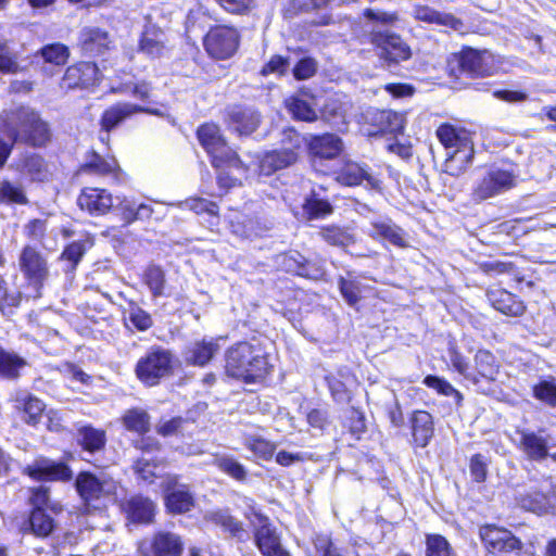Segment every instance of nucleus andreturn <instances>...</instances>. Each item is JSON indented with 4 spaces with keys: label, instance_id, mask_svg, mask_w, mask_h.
I'll return each mask as SVG.
<instances>
[{
    "label": "nucleus",
    "instance_id": "17",
    "mask_svg": "<svg viewBox=\"0 0 556 556\" xmlns=\"http://www.w3.org/2000/svg\"><path fill=\"white\" fill-rule=\"evenodd\" d=\"M24 472L36 480L66 481L72 477V471L66 465L49 459H37L33 465L25 467Z\"/></svg>",
    "mask_w": 556,
    "mask_h": 556
},
{
    "label": "nucleus",
    "instance_id": "62",
    "mask_svg": "<svg viewBox=\"0 0 556 556\" xmlns=\"http://www.w3.org/2000/svg\"><path fill=\"white\" fill-rule=\"evenodd\" d=\"M139 203L135 199L124 197L117 204L122 219L126 225L135 223L136 205Z\"/></svg>",
    "mask_w": 556,
    "mask_h": 556
},
{
    "label": "nucleus",
    "instance_id": "63",
    "mask_svg": "<svg viewBox=\"0 0 556 556\" xmlns=\"http://www.w3.org/2000/svg\"><path fill=\"white\" fill-rule=\"evenodd\" d=\"M185 205L197 214L207 212L215 215L217 213V205L204 199H190L185 202Z\"/></svg>",
    "mask_w": 556,
    "mask_h": 556
},
{
    "label": "nucleus",
    "instance_id": "6",
    "mask_svg": "<svg viewBox=\"0 0 556 556\" xmlns=\"http://www.w3.org/2000/svg\"><path fill=\"white\" fill-rule=\"evenodd\" d=\"M77 492L87 506L99 508L103 501L111 498L117 490V483L101 473L80 472L75 481Z\"/></svg>",
    "mask_w": 556,
    "mask_h": 556
},
{
    "label": "nucleus",
    "instance_id": "45",
    "mask_svg": "<svg viewBox=\"0 0 556 556\" xmlns=\"http://www.w3.org/2000/svg\"><path fill=\"white\" fill-rule=\"evenodd\" d=\"M40 55L47 63H51L54 65H64L70 58L68 48L60 42L47 45L42 47L39 51Z\"/></svg>",
    "mask_w": 556,
    "mask_h": 556
},
{
    "label": "nucleus",
    "instance_id": "40",
    "mask_svg": "<svg viewBox=\"0 0 556 556\" xmlns=\"http://www.w3.org/2000/svg\"><path fill=\"white\" fill-rule=\"evenodd\" d=\"M30 503L33 509L50 510L55 515L62 511V505L59 502L51 501L49 489L43 485L31 491Z\"/></svg>",
    "mask_w": 556,
    "mask_h": 556
},
{
    "label": "nucleus",
    "instance_id": "32",
    "mask_svg": "<svg viewBox=\"0 0 556 556\" xmlns=\"http://www.w3.org/2000/svg\"><path fill=\"white\" fill-rule=\"evenodd\" d=\"M142 111L141 108L131 103H119L108 109L102 115V127L109 131L117 126L126 117L136 112Z\"/></svg>",
    "mask_w": 556,
    "mask_h": 556
},
{
    "label": "nucleus",
    "instance_id": "16",
    "mask_svg": "<svg viewBox=\"0 0 556 556\" xmlns=\"http://www.w3.org/2000/svg\"><path fill=\"white\" fill-rule=\"evenodd\" d=\"M182 549L180 538L173 533L161 531L143 545L146 556H178Z\"/></svg>",
    "mask_w": 556,
    "mask_h": 556
},
{
    "label": "nucleus",
    "instance_id": "23",
    "mask_svg": "<svg viewBox=\"0 0 556 556\" xmlns=\"http://www.w3.org/2000/svg\"><path fill=\"white\" fill-rule=\"evenodd\" d=\"M228 118L237 132L250 135L258 127L261 115L251 108L233 106L228 111Z\"/></svg>",
    "mask_w": 556,
    "mask_h": 556
},
{
    "label": "nucleus",
    "instance_id": "12",
    "mask_svg": "<svg viewBox=\"0 0 556 556\" xmlns=\"http://www.w3.org/2000/svg\"><path fill=\"white\" fill-rule=\"evenodd\" d=\"M18 265L24 276L34 285H41L49 275L47 260L34 247L26 245L23 248Z\"/></svg>",
    "mask_w": 556,
    "mask_h": 556
},
{
    "label": "nucleus",
    "instance_id": "57",
    "mask_svg": "<svg viewBox=\"0 0 556 556\" xmlns=\"http://www.w3.org/2000/svg\"><path fill=\"white\" fill-rule=\"evenodd\" d=\"M116 168L117 163L115 159L104 160L96 154L92 161L86 165L85 170L97 175H108L113 173Z\"/></svg>",
    "mask_w": 556,
    "mask_h": 556
},
{
    "label": "nucleus",
    "instance_id": "39",
    "mask_svg": "<svg viewBox=\"0 0 556 556\" xmlns=\"http://www.w3.org/2000/svg\"><path fill=\"white\" fill-rule=\"evenodd\" d=\"M123 424L129 431L144 433L150 428V416L143 409L132 408L123 416Z\"/></svg>",
    "mask_w": 556,
    "mask_h": 556
},
{
    "label": "nucleus",
    "instance_id": "24",
    "mask_svg": "<svg viewBox=\"0 0 556 556\" xmlns=\"http://www.w3.org/2000/svg\"><path fill=\"white\" fill-rule=\"evenodd\" d=\"M521 542L510 531L489 525V553L495 552H519Z\"/></svg>",
    "mask_w": 556,
    "mask_h": 556
},
{
    "label": "nucleus",
    "instance_id": "26",
    "mask_svg": "<svg viewBox=\"0 0 556 556\" xmlns=\"http://www.w3.org/2000/svg\"><path fill=\"white\" fill-rule=\"evenodd\" d=\"M342 148V140L331 134L315 137L309 143L312 154L319 159H334L341 153Z\"/></svg>",
    "mask_w": 556,
    "mask_h": 556
},
{
    "label": "nucleus",
    "instance_id": "37",
    "mask_svg": "<svg viewBox=\"0 0 556 556\" xmlns=\"http://www.w3.org/2000/svg\"><path fill=\"white\" fill-rule=\"evenodd\" d=\"M462 73L471 77L479 76L483 72V62L481 54L473 49L464 50L458 59Z\"/></svg>",
    "mask_w": 556,
    "mask_h": 556
},
{
    "label": "nucleus",
    "instance_id": "29",
    "mask_svg": "<svg viewBox=\"0 0 556 556\" xmlns=\"http://www.w3.org/2000/svg\"><path fill=\"white\" fill-rule=\"evenodd\" d=\"M413 438L415 443L425 447L433 435L432 416L425 410H417L412 417Z\"/></svg>",
    "mask_w": 556,
    "mask_h": 556
},
{
    "label": "nucleus",
    "instance_id": "59",
    "mask_svg": "<svg viewBox=\"0 0 556 556\" xmlns=\"http://www.w3.org/2000/svg\"><path fill=\"white\" fill-rule=\"evenodd\" d=\"M424 383L429 388L435 389L442 395H455L456 397L460 399L459 392L455 390L451 383L437 376H427L424 379Z\"/></svg>",
    "mask_w": 556,
    "mask_h": 556
},
{
    "label": "nucleus",
    "instance_id": "5",
    "mask_svg": "<svg viewBox=\"0 0 556 556\" xmlns=\"http://www.w3.org/2000/svg\"><path fill=\"white\" fill-rule=\"evenodd\" d=\"M197 134L201 146L212 156V164L215 167L223 165L239 167L241 165L237 153L226 143L217 125L204 124Z\"/></svg>",
    "mask_w": 556,
    "mask_h": 556
},
{
    "label": "nucleus",
    "instance_id": "43",
    "mask_svg": "<svg viewBox=\"0 0 556 556\" xmlns=\"http://www.w3.org/2000/svg\"><path fill=\"white\" fill-rule=\"evenodd\" d=\"M0 203H27V198L21 184L8 180L0 182Z\"/></svg>",
    "mask_w": 556,
    "mask_h": 556
},
{
    "label": "nucleus",
    "instance_id": "11",
    "mask_svg": "<svg viewBox=\"0 0 556 556\" xmlns=\"http://www.w3.org/2000/svg\"><path fill=\"white\" fill-rule=\"evenodd\" d=\"M516 502L522 509L539 516L554 514L556 510V490L530 489L519 492L516 495Z\"/></svg>",
    "mask_w": 556,
    "mask_h": 556
},
{
    "label": "nucleus",
    "instance_id": "56",
    "mask_svg": "<svg viewBox=\"0 0 556 556\" xmlns=\"http://www.w3.org/2000/svg\"><path fill=\"white\" fill-rule=\"evenodd\" d=\"M156 468L154 460L144 456L139 458L134 466L138 479L147 483H152L153 479L157 477Z\"/></svg>",
    "mask_w": 556,
    "mask_h": 556
},
{
    "label": "nucleus",
    "instance_id": "9",
    "mask_svg": "<svg viewBox=\"0 0 556 556\" xmlns=\"http://www.w3.org/2000/svg\"><path fill=\"white\" fill-rule=\"evenodd\" d=\"M239 46L238 31L228 26H216L204 38L207 53L218 60H226L235 54Z\"/></svg>",
    "mask_w": 556,
    "mask_h": 556
},
{
    "label": "nucleus",
    "instance_id": "53",
    "mask_svg": "<svg viewBox=\"0 0 556 556\" xmlns=\"http://www.w3.org/2000/svg\"><path fill=\"white\" fill-rule=\"evenodd\" d=\"M231 232L243 239H251L262 233L260 225L248 218H239L230 225Z\"/></svg>",
    "mask_w": 556,
    "mask_h": 556
},
{
    "label": "nucleus",
    "instance_id": "19",
    "mask_svg": "<svg viewBox=\"0 0 556 556\" xmlns=\"http://www.w3.org/2000/svg\"><path fill=\"white\" fill-rule=\"evenodd\" d=\"M254 536L256 545L263 556H291L290 553L282 547L279 535L275 528L267 522V519L262 521Z\"/></svg>",
    "mask_w": 556,
    "mask_h": 556
},
{
    "label": "nucleus",
    "instance_id": "8",
    "mask_svg": "<svg viewBox=\"0 0 556 556\" xmlns=\"http://www.w3.org/2000/svg\"><path fill=\"white\" fill-rule=\"evenodd\" d=\"M162 489L166 508L173 514L190 511L194 506V495L188 484L181 483L178 476L163 478Z\"/></svg>",
    "mask_w": 556,
    "mask_h": 556
},
{
    "label": "nucleus",
    "instance_id": "15",
    "mask_svg": "<svg viewBox=\"0 0 556 556\" xmlns=\"http://www.w3.org/2000/svg\"><path fill=\"white\" fill-rule=\"evenodd\" d=\"M78 43L86 54L99 55L110 49L112 39L106 30L98 26H86L79 31Z\"/></svg>",
    "mask_w": 556,
    "mask_h": 556
},
{
    "label": "nucleus",
    "instance_id": "49",
    "mask_svg": "<svg viewBox=\"0 0 556 556\" xmlns=\"http://www.w3.org/2000/svg\"><path fill=\"white\" fill-rule=\"evenodd\" d=\"M363 15L375 26H393L400 20L397 12H387L381 9L372 8L365 9Z\"/></svg>",
    "mask_w": 556,
    "mask_h": 556
},
{
    "label": "nucleus",
    "instance_id": "41",
    "mask_svg": "<svg viewBox=\"0 0 556 556\" xmlns=\"http://www.w3.org/2000/svg\"><path fill=\"white\" fill-rule=\"evenodd\" d=\"M214 465L218 467L223 472L236 479L237 481H245L247 469L232 456L222 455L214 459Z\"/></svg>",
    "mask_w": 556,
    "mask_h": 556
},
{
    "label": "nucleus",
    "instance_id": "22",
    "mask_svg": "<svg viewBox=\"0 0 556 556\" xmlns=\"http://www.w3.org/2000/svg\"><path fill=\"white\" fill-rule=\"evenodd\" d=\"M155 504L142 495H134L124 504L127 518L138 523H150L155 515Z\"/></svg>",
    "mask_w": 556,
    "mask_h": 556
},
{
    "label": "nucleus",
    "instance_id": "7",
    "mask_svg": "<svg viewBox=\"0 0 556 556\" xmlns=\"http://www.w3.org/2000/svg\"><path fill=\"white\" fill-rule=\"evenodd\" d=\"M369 41L379 50L380 59L386 62L399 63L412 56L409 46L395 33L374 27L369 33Z\"/></svg>",
    "mask_w": 556,
    "mask_h": 556
},
{
    "label": "nucleus",
    "instance_id": "52",
    "mask_svg": "<svg viewBox=\"0 0 556 556\" xmlns=\"http://www.w3.org/2000/svg\"><path fill=\"white\" fill-rule=\"evenodd\" d=\"M45 409V404L35 396H27L24 400L23 410H24V421L28 425H36Z\"/></svg>",
    "mask_w": 556,
    "mask_h": 556
},
{
    "label": "nucleus",
    "instance_id": "25",
    "mask_svg": "<svg viewBox=\"0 0 556 556\" xmlns=\"http://www.w3.org/2000/svg\"><path fill=\"white\" fill-rule=\"evenodd\" d=\"M370 119L377 126V132H401L405 126V117L402 113L392 110H376L368 113Z\"/></svg>",
    "mask_w": 556,
    "mask_h": 556
},
{
    "label": "nucleus",
    "instance_id": "54",
    "mask_svg": "<svg viewBox=\"0 0 556 556\" xmlns=\"http://www.w3.org/2000/svg\"><path fill=\"white\" fill-rule=\"evenodd\" d=\"M144 280L154 296L163 294L165 277L157 266H150L144 273Z\"/></svg>",
    "mask_w": 556,
    "mask_h": 556
},
{
    "label": "nucleus",
    "instance_id": "10",
    "mask_svg": "<svg viewBox=\"0 0 556 556\" xmlns=\"http://www.w3.org/2000/svg\"><path fill=\"white\" fill-rule=\"evenodd\" d=\"M287 137L290 141L288 147L280 150L267 152L260 162V170L263 175L286 168L298 161V150L301 148V137L294 131H289Z\"/></svg>",
    "mask_w": 556,
    "mask_h": 556
},
{
    "label": "nucleus",
    "instance_id": "3",
    "mask_svg": "<svg viewBox=\"0 0 556 556\" xmlns=\"http://www.w3.org/2000/svg\"><path fill=\"white\" fill-rule=\"evenodd\" d=\"M437 137L447 150L453 149L452 152H447L446 157L447 168L453 174L462 170L471 162L473 148L465 132L444 124L437 129Z\"/></svg>",
    "mask_w": 556,
    "mask_h": 556
},
{
    "label": "nucleus",
    "instance_id": "61",
    "mask_svg": "<svg viewBox=\"0 0 556 556\" xmlns=\"http://www.w3.org/2000/svg\"><path fill=\"white\" fill-rule=\"evenodd\" d=\"M317 63L312 58H304L296 63L293 75L298 80L308 79L316 73Z\"/></svg>",
    "mask_w": 556,
    "mask_h": 556
},
{
    "label": "nucleus",
    "instance_id": "48",
    "mask_svg": "<svg viewBox=\"0 0 556 556\" xmlns=\"http://www.w3.org/2000/svg\"><path fill=\"white\" fill-rule=\"evenodd\" d=\"M514 186V177L506 170L489 173V198L510 189Z\"/></svg>",
    "mask_w": 556,
    "mask_h": 556
},
{
    "label": "nucleus",
    "instance_id": "31",
    "mask_svg": "<svg viewBox=\"0 0 556 556\" xmlns=\"http://www.w3.org/2000/svg\"><path fill=\"white\" fill-rule=\"evenodd\" d=\"M77 440L85 451L96 453L104 448L106 435L101 429L84 426L78 429Z\"/></svg>",
    "mask_w": 556,
    "mask_h": 556
},
{
    "label": "nucleus",
    "instance_id": "1",
    "mask_svg": "<svg viewBox=\"0 0 556 556\" xmlns=\"http://www.w3.org/2000/svg\"><path fill=\"white\" fill-rule=\"evenodd\" d=\"M269 369L268 355L258 342H239L226 353V371L233 378L257 382Z\"/></svg>",
    "mask_w": 556,
    "mask_h": 556
},
{
    "label": "nucleus",
    "instance_id": "55",
    "mask_svg": "<svg viewBox=\"0 0 556 556\" xmlns=\"http://www.w3.org/2000/svg\"><path fill=\"white\" fill-rule=\"evenodd\" d=\"M426 556H451V547L445 538L431 534L426 540Z\"/></svg>",
    "mask_w": 556,
    "mask_h": 556
},
{
    "label": "nucleus",
    "instance_id": "42",
    "mask_svg": "<svg viewBox=\"0 0 556 556\" xmlns=\"http://www.w3.org/2000/svg\"><path fill=\"white\" fill-rule=\"evenodd\" d=\"M319 233L321 238L331 245L344 248L355 242V238L352 233L337 226L324 227Z\"/></svg>",
    "mask_w": 556,
    "mask_h": 556
},
{
    "label": "nucleus",
    "instance_id": "18",
    "mask_svg": "<svg viewBox=\"0 0 556 556\" xmlns=\"http://www.w3.org/2000/svg\"><path fill=\"white\" fill-rule=\"evenodd\" d=\"M368 236L375 240H386L399 248L408 247L405 231L389 218L376 219L370 223Z\"/></svg>",
    "mask_w": 556,
    "mask_h": 556
},
{
    "label": "nucleus",
    "instance_id": "58",
    "mask_svg": "<svg viewBox=\"0 0 556 556\" xmlns=\"http://www.w3.org/2000/svg\"><path fill=\"white\" fill-rule=\"evenodd\" d=\"M86 242L74 241L65 248L61 257L71 263V269L73 270L86 253Z\"/></svg>",
    "mask_w": 556,
    "mask_h": 556
},
{
    "label": "nucleus",
    "instance_id": "44",
    "mask_svg": "<svg viewBox=\"0 0 556 556\" xmlns=\"http://www.w3.org/2000/svg\"><path fill=\"white\" fill-rule=\"evenodd\" d=\"M31 179L42 181L47 177V166L41 156L37 154L26 155L18 165Z\"/></svg>",
    "mask_w": 556,
    "mask_h": 556
},
{
    "label": "nucleus",
    "instance_id": "30",
    "mask_svg": "<svg viewBox=\"0 0 556 556\" xmlns=\"http://www.w3.org/2000/svg\"><path fill=\"white\" fill-rule=\"evenodd\" d=\"M337 180L345 186H357L364 180L375 185L376 180L368 170L357 163L349 162L338 173Z\"/></svg>",
    "mask_w": 556,
    "mask_h": 556
},
{
    "label": "nucleus",
    "instance_id": "27",
    "mask_svg": "<svg viewBox=\"0 0 556 556\" xmlns=\"http://www.w3.org/2000/svg\"><path fill=\"white\" fill-rule=\"evenodd\" d=\"M288 111L300 121L313 122L317 118L314 99L306 93H299L286 100Z\"/></svg>",
    "mask_w": 556,
    "mask_h": 556
},
{
    "label": "nucleus",
    "instance_id": "64",
    "mask_svg": "<svg viewBox=\"0 0 556 556\" xmlns=\"http://www.w3.org/2000/svg\"><path fill=\"white\" fill-rule=\"evenodd\" d=\"M182 424L184 419L181 417H175L161 422L157 426L156 431L163 437L174 435L180 431Z\"/></svg>",
    "mask_w": 556,
    "mask_h": 556
},
{
    "label": "nucleus",
    "instance_id": "20",
    "mask_svg": "<svg viewBox=\"0 0 556 556\" xmlns=\"http://www.w3.org/2000/svg\"><path fill=\"white\" fill-rule=\"evenodd\" d=\"M139 51L149 58H163L169 49L163 30L155 26H147L142 33Z\"/></svg>",
    "mask_w": 556,
    "mask_h": 556
},
{
    "label": "nucleus",
    "instance_id": "4",
    "mask_svg": "<svg viewBox=\"0 0 556 556\" xmlns=\"http://www.w3.org/2000/svg\"><path fill=\"white\" fill-rule=\"evenodd\" d=\"M172 370L173 354L161 346H153L138 361L135 372L142 383L155 386Z\"/></svg>",
    "mask_w": 556,
    "mask_h": 556
},
{
    "label": "nucleus",
    "instance_id": "33",
    "mask_svg": "<svg viewBox=\"0 0 556 556\" xmlns=\"http://www.w3.org/2000/svg\"><path fill=\"white\" fill-rule=\"evenodd\" d=\"M521 448L530 459L542 460L547 456V442L534 432H522Z\"/></svg>",
    "mask_w": 556,
    "mask_h": 556
},
{
    "label": "nucleus",
    "instance_id": "2",
    "mask_svg": "<svg viewBox=\"0 0 556 556\" xmlns=\"http://www.w3.org/2000/svg\"><path fill=\"white\" fill-rule=\"evenodd\" d=\"M0 117H4L7 128L10 130V134H0L1 140L10 142L9 154L18 136L17 126L21 128L23 139L34 147H42L51 138L48 124L40 118L38 113L29 108H20L16 111L5 112L0 114Z\"/></svg>",
    "mask_w": 556,
    "mask_h": 556
},
{
    "label": "nucleus",
    "instance_id": "14",
    "mask_svg": "<svg viewBox=\"0 0 556 556\" xmlns=\"http://www.w3.org/2000/svg\"><path fill=\"white\" fill-rule=\"evenodd\" d=\"M77 204L91 215H104L113 206V197L105 189L87 187L78 195Z\"/></svg>",
    "mask_w": 556,
    "mask_h": 556
},
{
    "label": "nucleus",
    "instance_id": "35",
    "mask_svg": "<svg viewBox=\"0 0 556 556\" xmlns=\"http://www.w3.org/2000/svg\"><path fill=\"white\" fill-rule=\"evenodd\" d=\"M339 289L343 299L349 305L355 306L362 299V294L368 291L370 288L364 286L356 278H343L339 279Z\"/></svg>",
    "mask_w": 556,
    "mask_h": 556
},
{
    "label": "nucleus",
    "instance_id": "50",
    "mask_svg": "<svg viewBox=\"0 0 556 556\" xmlns=\"http://www.w3.org/2000/svg\"><path fill=\"white\" fill-rule=\"evenodd\" d=\"M127 319L131 323V325L140 330L144 331L152 326V318L149 313L143 311L136 303L130 302L129 306L126 311Z\"/></svg>",
    "mask_w": 556,
    "mask_h": 556
},
{
    "label": "nucleus",
    "instance_id": "47",
    "mask_svg": "<svg viewBox=\"0 0 556 556\" xmlns=\"http://www.w3.org/2000/svg\"><path fill=\"white\" fill-rule=\"evenodd\" d=\"M244 445L249 448L256 457L262 459H270L275 453L276 445L261 437H248L244 441Z\"/></svg>",
    "mask_w": 556,
    "mask_h": 556
},
{
    "label": "nucleus",
    "instance_id": "38",
    "mask_svg": "<svg viewBox=\"0 0 556 556\" xmlns=\"http://www.w3.org/2000/svg\"><path fill=\"white\" fill-rule=\"evenodd\" d=\"M25 365L24 358L0 350V376L7 379H16L20 376V369Z\"/></svg>",
    "mask_w": 556,
    "mask_h": 556
},
{
    "label": "nucleus",
    "instance_id": "13",
    "mask_svg": "<svg viewBox=\"0 0 556 556\" xmlns=\"http://www.w3.org/2000/svg\"><path fill=\"white\" fill-rule=\"evenodd\" d=\"M99 80V68L92 62H78L65 71L61 80V88L84 89L96 85Z\"/></svg>",
    "mask_w": 556,
    "mask_h": 556
},
{
    "label": "nucleus",
    "instance_id": "34",
    "mask_svg": "<svg viewBox=\"0 0 556 556\" xmlns=\"http://www.w3.org/2000/svg\"><path fill=\"white\" fill-rule=\"evenodd\" d=\"M28 527L33 534L38 538L49 536L55 528L53 518L47 510L33 509L28 518Z\"/></svg>",
    "mask_w": 556,
    "mask_h": 556
},
{
    "label": "nucleus",
    "instance_id": "60",
    "mask_svg": "<svg viewBox=\"0 0 556 556\" xmlns=\"http://www.w3.org/2000/svg\"><path fill=\"white\" fill-rule=\"evenodd\" d=\"M534 396L551 406L556 405V384L549 381H542L534 387Z\"/></svg>",
    "mask_w": 556,
    "mask_h": 556
},
{
    "label": "nucleus",
    "instance_id": "28",
    "mask_svg": "<svg viewBox=\"0 0 556 556\" xmlns=\"http://www.w3.org/2000/svg\"><path fill=\"white\" fill-rule=\"evenodd\" d=\"M218 350L219 345L213 339L197 341L188 348L186 362L195 366H205Z\"/></svg>",
    "mask_w": 556,
    "mask_h": 556
},
{
    "label": "nucleus",
    "instance_id": "21",
    "mask_svg": "<svg viewBox=\"0 0 556 556\" xmlns=\"http://www.w3.org/2000/svg\"><path fill=\"white\" fill-rule=\"evenodd\" d=\"M413 16L418 21L446 26L456 31H463L464 29V23L459 18L450 13L437 11L428 5H414Z\"/></svg>",
    "mask_w": 556,
    "mask_h": 556
},
{
    "label": "nucleus",
    "instance_id": "36",
    "mask_svg": "<svg viewBox=\"0 0 556 556\" xmlns=\"http://www.w3.org/2000/svg\"><path fill=\"white\" fill-rule=\"evenodd\" d=\"M332 211V205L327 200L319 199L314 191L305 199L303 204V212L307 216V219L326 217L330 215Z\"/></svg>",
    "mask_w": 556,
    "mask_h": 556
},
{
    "label": "nucleus",
    "instance_id": "51",
    "mask_svg": "<svg viewBox=\"0 0 556 556\" xmlns=\"http://www.w3.org/2000/svg\"><path fill=\"white\" fill-rule=\"evenodd\" d=\"M494 307L505 315L515 317L521 316L526 311L523 303L515 300L510 293H504L503 298L494 303Z\"/></svg>",
    "mask_w": 556,
    "mask_h": 556
},
{
    "label": "nucleus",
    "instance_id": "46",
    "mask_svg": "<svg viewBox=\"0 0 556 556\" xmlns=\"http://www.w3.org/2000/svg\"><path fill=\"white\" fill-rule=\"evenodd\" d=\"M207 518L213 523L220 526L224 530L228 531L233 536L241 538L244 532L241 523L225 510L210 513Z\"/></svg>",
    "mask_w": 556,
    "mask_h": 556
}]
</instances>
